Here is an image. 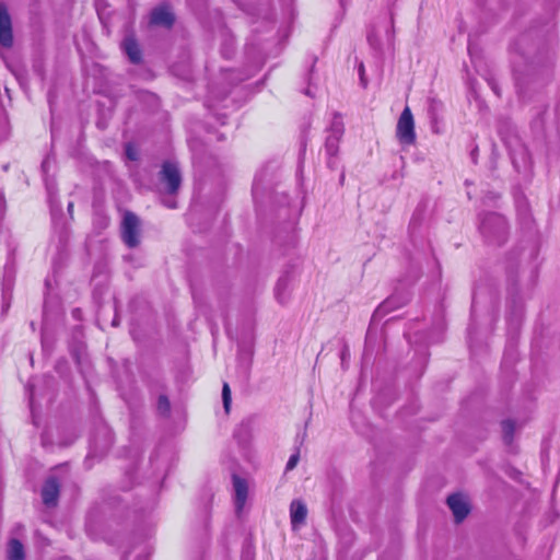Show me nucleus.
Returning <instances> with one entry per match:
<instances>
[{"label":"nucleus","instance_id":"obj_1","mask_svg":"<svg viewBox=\"0 0 560 560\" xmlns=\"http://www.w3.org/2000/svg\"><path fill=\"white\" fill-rule=\"evenodd\" d=\"M480 231L489 242L502 244L506 240L508 224L502 215L489 213L482 219Z\"/></svg>","mask_w":560,"mask_h":560},{"label":"nucleus","instance_id":"obj_2","mask_svg":"<svg viewBox=\"0 0 560 560\" xmlns=\"http://www.w3.org/2000/svg\"><path fill=\"white\" fill-rule=\"evenodd\" d=\"M141 223L138 215L131 211H125L120 224V236L122 242L129 247L135 248L140 244Z\"/></svg>","mask_w":560,"mask_h":560},{"label":"nucleus","instance_id":"obj_3","mask_svg":"<svg viewBox=\"0 0 560 560\" xmlns=\"http://www.w3.org/2000/svg\"><path fill=\"white\" fill-rule=\"evenodd\" d=\"M396 137L401 144L411 145L416 142L415 120L408 106L404 108L399 116Z\"/></svg>","mask_w":560,"mask_h":560},{"label":"nucleus","instance_id":"obj_4","mask_svg":"<svg viewBox=\"0 0 560 560\" xmlns=\"http://www.w3.org/2000/svg\"><path fill=\"white\" fill-rule=\"evenodd\" d=\"M343 130L345 129L342 118L338 114H335L329 127V135L327 136L325 142L326 153L330 158L328 161L329 166H332L331 159L335 158L338 153L339 142L343 135Z\"/></svg>","mask_w":560,"mask_h":560},{"label":"nucleus","instance_id":"obj_5","mask_svg":"<svg viewBox=\"0 0 560 560\" xmlns=\"http://www.w3.org/2000/svg\"><path fill=\"white\" fill-rule=\"evenodd\" d=\"M13 26L12 19L8 7L4 2H0V46L7 49L13 47Z\"/></svg>","mask_w":560,"mask_h":560},{"label":"nucleus","instance_id":"obj_6","mask_svg":"<svg viewBox=\"0 0 560 560\" xmlns=\"http://www.w3.org/2000/svg\"><path fill=\"white\" fill-rule=\"evenodd\" d=\"M161 180L166 185L168 194H175L182 183V176L178 166L173 162H165L160 172Z\"/></svg>","mask_w":560,"mask_h":560},{"label":"nucleus","instance_id":"obj_7","mask_svg":"<svg viewBox=\"0 0 560 560\" xmlns=\"http://www.w3.org/2000/svg\"><path fill=\"white\" fill-rule=\"evenodd\" d=\"M447 505L451 509L455 522H463L469 513V505L466 498L460 493H454L447 498Z\"/></svg>","mask_w":560,"mask_h":560},{"label":"nucleus","instance_id":"obj_8","mask_svg":"<svg viewBox=\"0 0 560 560\" xmlns=\"http://www.w3.org/2000/svg\"><path fill=\"white\" fill-rule=\"evenodd\" d=\"M233 488H234V500H235V510L237 514H241L243 511L247 494H248V486L245 479L234 475L233 476Z\"/></svg>","mask_w":560,"mask_h":560},{"label":"nucleus","instance_id":"obj_9","mask_svg":"<svg viewBox=\"0 0 560 560\" xmlns=\"http://www.w3.org/2000/svg\"><path fill=\"white\" fill-rule=\"evenodd\" d=\"M307 516V508L306 504L300 500L295 499L290 504V520L293 529L299 528L306 521Z\"/></svg>","mask_w":560,"mask_h":560},{"label":"nucleus","instance_id":"obj_10","mask_svg":"<svg viewBox=\"0 0 560 560\" xmlns=\"http://www.w3.org/2000/svg\"><path fill=\"white\" fill-rule=\"evenodd\" d=\"M59 497V483L55 477L48 478L42 489L44 504L50 506L57 503Z\"/></svg>","mask_w":560,"mask_h":560},{"label":"nucleus","instance_id":"obj_11","mask_svg":"<svg viewBox=\"0 0 560 560\" xmlns=\"http://www.w3.org/2000/svg\"><path fill=\"white\" fill-rule=\"evenodd\" d=\"M151 23L171 27L174 23V15L166 7L155 8L151 13Z\"/></svg>","mask_w":560,"mask_h":560},{"label":"nucleus","instance_id":"obj_12","mask_svg":"<svg viewBox=\"0 0 560 560\" xmlns=\"http://www.w3.org/2000/svg\"><path fill=\"white\" fill-rule=\"evenodd\" d=\"M124 50L127 54L129 60L132 63H138L141 61V50L139 48L138 43L132 37H127L124 43Z\"/></svg>","mask_w":560,"mask_h":560},{"label":"nucleus","instance_id":"obj_13","mask_svg":"<svg viewBox=\"0 0 560 560\" xmlns=\"http://www.w3.org/2000/svg\"><path fill=\"white\" fill-rule=\"evenodd\" d=\"M24 547L20 540L13 538L9 541L8 560H24Z\"/></svg>","mask_w":560,"mask_h":560},{"label":"nucleus","instance_id":"obj_14","mask_svg":"<svg viewBox=\"0 0 560 560\" xmlns=\"http://www.w3.org/2000/svg\"><path fill=\"white\" fill-rule=\"evenodd\" d=\"M502 431H503V439L506 444H510L513 440V434L515 431V424L512 420H504L502 421Z\"/></svg>","mask_w":560,"mask_h":560},{"label":"nucleus","instance_id":"obj_15","mask_svg":"<svg viewBox=\"0 0 560 560\" xmlns=\"http://www.w3.org/2000/svg\"><path fill=\"white\" fill-rule=\"evenodd\" d=\"M287 287H288L287 279H284V278L279 279V281L277 283V288H276V294H277V299L280 303H285V301H287V296L284 294Z\"/></svg>","mask_w":560,"mask_h":560},{"label":"nucleus","instance_id":"obj_16","mask_svg":"<svg viewBox=\"0 0 560 560\" xmlns=\"http://www.w3.org/2000/svg\"><path fill=\"white\" fill-rule=\"evenodd\" d=\"M222 401L225 412L229 413L231 408V389L228 383H224L222 387Z\"/></svg>","mask_w":560,"mask_h":560},{"label":"nucleus","instance_id":"obj_17","mask_svg":"<svg viewBox=\"0 0 560 560\" xmlns=\"http://www.w3.org/2000/svg\"><path fill=\"white\" fill-rule=\"evenodd\" d=\"M300 460V454L299 452H295L292 454L287 463V470H292L296 467L298 463Z\"/></svg>","mask_w":560,"mask_h":560},{"label":"nucleus","instance_id":"obj_18","mask_svg":"<svg viewBox=\"0 0 560 560\" xmlns=\"http://www.w3.org/2000/svg\"><path fill=\"white\" fill-rule=\"evenodd\" d=\"M159 409L161 412H167L170 410V401L167 397L160 396L159 398Z\"/></svg>","mask_w":560,"mask_h":560},{"label":"nucleus","instance_id":"obj_19","mask_svg":"<svg viewBox=\"0 0 560 560\" xmlns=\"http://www.w3.org/2000/svg\"><path fill=\"white\" fill-rule=\"evenodd\" d=\"M126 153L130 160H136V153L132 151L130 147H127Z\"/></svg>","mask_w":560,"mask_h":560},{"label":"nucleus","instance_id":"obj_20","mask_svg":"<svg viewBox=\"0 0 560 560\" xmlns=\"http://www.w3.org/2000/svg\"><path fill=\"white\" fill-rule=\"evenodd\" d=\"M5 207V202L3 196L0 194V215L3 213Z\"/></svg>","mask_w":560,"mask_h":560},{"label":"nucleus","instance_id":"obj_21","mask_svg":"<svg viewBox=\"0 0 560 560\" xmlns=\"http://www.w3.org/2000/svg\"><path fill=\"white\" fill-rule=\"evenodd\" d=\"M359 71H360V74H361V81L363 82V72H364V67H363V65H362V63L360 65Z\"/></svg>","mask_w":560,"mask_h":560},{"label":"nucleus","instance_id":"obj_22","mask_svg":"<svg viewBox=\"0 0 560 560\" xmlns=\"http://www.w3.org/2000/svg\"><path fill=\"white\" fill-rule=\"evenodd\" d=\"M72 209H73V203L69 202L68 203V211H69L70 214L72 213Z\"/></svg>","mask_w":560,"mask_h":560},{"label":"nucleus","instance_id":"obj_23","mask_svg":"<svg viewBox=\"0 0 560 560\" xmlns=\"http://www.w3.org/2000/svg\"><path fill=\"white\" fill-rule=\"evenodd\" d=\"M166 206H167L168 208H175V203H174V202H172V203H167Z\"/></svg>","mask_w":560,"mask_h":560}]
</instances>
